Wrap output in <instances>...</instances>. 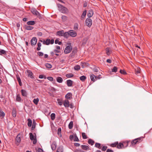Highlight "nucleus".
I'll return each mask as SVG.
<instances>
[{
    "mask_svg": "<svg viewBox=\"0 0 152 152\" xmlns=\"http://www.w3.org/2000/svg\"><path fill=\"white\" fill-rule=\"evenodd\" d=\"M143 138V137H140L138 138L135 139L131 141V144L130 146H134L136 144L138 143L141 142Z\"/></svg>",
    "mask_w": 152,
    "mask_h": 152,
    "instance_id": "nucleus-1",
    "label": "nucleus"
},
{
    "mask_svg": "<svg viewBox=\"0 0 152 152\" xmlns=\"http://www.w3.org/2000/svg\"><path fill=\"white\" fill-rule=\"evenodd\" d=\"M58 7L59 11L63 13H66L67 11V9L66 8L60 4H58Z\"/></svg>",
    "mask_w": 152,
    "mask_h": 152,
    "instance_id": "nucleus-2",
    "label": "nucleus"
},
{
    "mask_svg": "<svg viewBox=\"0 0 152 152\" xmlns=\"http://www.w3.org/2000/svg\"><path fill=\"white\" fill-rule=\"evenodd\" d=\"M35 135L34 136L31 133H30L29 134V135H30V139L33 141V143L34 144H36L37 142V139H36V135L35 133H34Z\"/></svg>",
    "mask_w": 152,
    "mask_h": 152,
    "instance_id": "nucleus-3",
    "label": "nucleus"
},
{
    "mask_svg": "<svg viewBox=\"0 0 152 152\" xmlns=\"http://www.w3.org/2000/svg\"><path fill=\"white\" fill-rule=\"evenodd\" d=\"M72 49V47L71 45L67 46L64 50V53L67 54L71 52Z\"/></svg>",
    "mask_w": 152,
    "mask_h": 152,
    "instance_id": "nucleus-4",
    "label": "nucleus"
},
{
    "mask_svg": "<svg viewBox=\"0 0 152 152\" xmlns=\"http://www.w3.org/2000/svg\"><path fill=\"white\" fill-rule=\"evenodd\" d=\"M69 34L72 37H75L77 35V33L73 30H70L69 31Z\"/></svg>",
    "mask_w": 152,
    "mask_h": 152,
    "instance_id": "nucleus-5",
    "label": "nucleus"
},
{
    "mask_svg": "<svg viewBox=\"0 0 152 152\" xmlns=\"http://www.w3.org/2000/svg\"><path fill=\"white\" fill-rule=\"evenodd\" d=\"M31 11L34 15H35L37 16H40L39 13L36 9L32 8L31 10Z\"/></svg>",
    "mask_w": 152,
    "mask_h": 152,
    "instance_id": "nucleus-6",
    "label": "nucleus"
},
{
    "mask_svg": "<svg viewBox=\"0 0 152 152\" xmlns=\"http://www.w3.org/2000/svg\"><path fill=\"white\" fill-rule=\"evenodd\" d=\"M86 25L90 27L92 25V20L90 18H87L86 21Z\"/></svg>",
    "mask_w": 152,
    "mask_h": 152,
    "instance_id": "nucleus-7",
    "label": "nucleus"
},
{
    "mask_svg": "<svg viewBox=\"0 0 152 152\" xmlns=\"http://www.w3.org/2000/svg\"><path fill=\"white\" fill-rule=\"evenodd\" d=\"M37 39L36 37H33L31 40V44L32 46L35 45L37 42Z\"/></svg>",
    "mask_w": 152,
    "mask_h": 152,
    "instance_id": "nucleus-8",
    "label": "nucleus"
},
{
    "mask_svg": "<svg viewBox=\"0 0 152 152\" xmlns=\"http://www.w3.org/2000/svg\"><path fill=\"white\" fill-rule=\"evenodd\" d=\"M20 137L21 136L20 134H19L15 138L16 142L18 143V144L20 143L21 141Z\"/></svg>",
    "mask_w": 152,
    "mask_h": 152,
    "instance_id": "nucleus-9",
    "label": "nucleus"
},
{
    "mask_svg": "<svg viewBox=\"0 0 152 152\" xmlns=\"http://www.w3.org/2000/svg\"><path fill=\"white\" fill-rule=\"evenodd\" d=\"M41 42H43L44 45H49L50 44V39H47L46 40H40Z\"/></svg>",
    "mask_w": 152,
    "mask_h": 152,
    "instance_id": "nucleus-10",
    "label": "nucleus"
},
{
    "mask_svg": "<svg viewBox=\"0 0 152 152\" xmlns=\"http://www.w3.org/2000/svg\"><path fill=\"white\" fill-rule=\"evenodd\" d=\"M69 101L67 99L65 100L64 103V107H69Z\"/></svg>",
    "mask_w": 152,
    "mask_h": 152,
    "instance_id": "nucleus-11",
    "label": "nucleus"
},
{
    "mask_svg": "<svg viewBox=\"0 0 152 152\" xmlns=\"http://www.w3.org/2000/svg\"><path fill=\"white\" fill-rule=\"evenodd\" d=\"M27 72L28 73V76L30 77L31 78H34V76H33V73L32 72L29 70H27Z\"/></svg>",
    "mask_w": 152,
    "mask_h": 152,
    "instance_id": "nucleus-12",
    "label": "nucleus"
},
{
    "mask_svg": "<svg viewBox=\"0 0 152 152\" xmlns=\"http://www.w3.org/2000/svg\"><path fill=\"white\" fill-rule=\"evenodd\" d=\"M81 147L84 150L88 151L89 150V147L87 145H82L81 146Z\"/></svg>",
    "mask_w": 152,
    "mask_h": 152,
    "instance_id": "nucleus-13",
    "label": "nucleus"
},
{
    "mask_svg": "<svg viewBox=\"0 0 152 152\" xmlns=\"http://www.w3.org/2000/svg\"><path fill=\"white\" fill-rule=\"evenodd\" d=\"M93 11L92 10H89L87 14L89 18L91 17L93 15Z\"/></svg>",
    "mask_w": 152,
    "mask_h": 152,
    "instance_id": "nucleus-14",
    "label": "nucleus"
},
{
    "mask_svg": "<svg viewBox=\"0 0 152 152\" xmlns=\"http://www.w3.org/2000/svg\"><path fill=\"white\" fill-rule=\"evenodd\" d=\"M67 84L68 86L71 87L72 86L73 81L71 80H68L66 81Z\"/></svg>",
    "mask_w": 152,
    "mask_h": 152,
    "instance_id": "nucleus-15",
    "label": "nucleus"
},
{
    "mask_svg": "<svg viewBox=\"0 0 152 152\" xmlns=\"http://www.w3.org/2000/svg\"><path fill=\"white\" fill-rule=\"evenodd\" d=\"M64 31L63 30L59 31L57 32V34L60 36H63Z\"/></svg>",
    "mask_w": 152,
    "mask_h": 152,
    "instance_id": "nucleus-16",
    "label": "nucleus"
},
{
    "mask_svg": "<svg viewBox=\"0 0 152 152\" xmlns=\"http://www.w3.org/2000/svg\"><path fill=\"white\" fill-rule=\"evenodd\" d=\"M90 78L91 80L93 82H94L96 80V79L95 78V76L93 74H91V75Z\"/></svg>",
    "mask_w": 152,
    "mask_h": 152,
    "instance_id": "nucleus-17",
    "label": "nucleus"
},
{
    "mask_svg": "<svg viewBox=\"0 0 152 152\" xmlns=\"http://www.w3.org/2000/svg\"><path fill=\"white\" fill-rule=\"evenodd\" d=\"M117 148L118 149H121L124 148L123 146V143H118L117 145Z\"/></svg>",
    "mask_w": 152,
    "mask_h": 152,
    "instance_id": "nucleus-18",
    "label": "nucleus"
},
{
    "mask_svg": "<svg viewBox=\"0 0 152 152\" xmlns=\"http://www.w3.org/2000/svg\"><path fill=\"white\" fill-rule=\"evenodd\" d=\"M25 28L27 30H31L34 28V27L28 25H26L25 26Z\"/></svg>",
    "mask_w": 152,
    "mask_h": 152,
    "instance_id": "nucleus-19",
    "label": "nucleus"
},
{
    "mask_svg": "<svg viewBox=\"0 0 152 152\" xmlns=\"http://www.w3.org/2000/svg\"><path fill=\"white\" fill-rule=\"evenodd\" d=\"M72 96V94L70 93H67L65 96V98L67 99H70Z\"/></svg>",
    "mask_w": 152,
    "mask_h": 152,
    "instance_id": "nucleus-20",
    "label": "nucleus"
},
{
    "mask_svg": "<svg viewBox=\"0 0 152 152\" xmlns=\"http://www.w3.org/2000/svg\"><path fill=\"white\" fill-rule=\"evenodd\" d=\"M130 142V141H127L124 142L123 143L124 148H126L128 146L129 142Z\"/></svg>",
    "mask_w": 152,
    "mask_h": 152,
    "instance_id": "nucleus-21",
    "label": "nucleus"
},
{
    "mask_svg": "<svg viewBox=\"0 0 152 152\" xmlns=\"http://www.w3.org/2000/svg\"><path fill=\"white\" fill-rule=\"evenodd\" d=\"M35 23L34 21H28L27 22V24L28 25H33L35 24Z\"/></svg>",
    "mask_w": 152,
    "mask_h": 152,
    "instance_id": "nucleus-22",
    "label": "nucleus"
},
{
    "mask_svg": "<svg viewBox=\"0 0 152 152\" xmlns=\"http://www.w3.org/2000/svg\"><path fill=\"white\" fill-rule=\"evenodd\" d=\"M56 144L55 142H53L52 144L51 145V148L53 150H54L56 149Z\"/></svg>",
    "mask_w": 152,
    "mask_h": 152,
    "instance_id": "nucleus-23",
    "label": "nucleus"
},
{
    "mask_svg": "<svg viewBox=\"0 0 152 152\" xmlns=\"http://www.w3.org/2000/svg\"><path fill=\"white\" fill-rule=\"evenodd\" d=\"M56 80L57 82L59 83H61L63 81L62 78L60 77H58L57 78Z\"/></svg>",
    "mask_w": 152,
    "mask_h": 152,
    "instance_id": "nucleus-24",
    "label": "nucleus"
},
{
    "mask_svg": "<svg viewBox=\"0 0 152 152\" xmlns=\"http://www.w3.org/2000/svg\"><path fill=\"white\" fill-rule=\"evenodd\" d=\"M86 14V10L83 12L81 16V19L82 20L84 18Z\"/></svg>",
    "mask_w": 152,
    "mask_h": 152,
    "instance_id": "nucleus-25",
    "label": "nucleus"
},
{
    "mask_svg": "<svg viewBox=\"0 0 152 152\" xmlns=\"http://www.w3.org/2000/svg\"><path fill=\"white\" fill-rule=\"evenodd\" d=\"M69 36V33L68 32H66L64 33L63 36L65 38H67Z\"/></svg>",
    "mask_w": 152,
    "mask_h": 152,
    "instance_id": "nucleus-26",
    "label": "nucleus"
},
{
    "mask_svg": "<svg viewBox=\"0 0 152 152\" xmlns=\"http://www.w3.org/2000/svg\"><path fill=\"white\" fill-rule=\"evenodd\" d=\"M12 116L14 117H15L16 116V110L15 109H13L12 110Z\"/></svg>",
    "mask_w": 152,
    "mask_h": 152,
    "instance_id": "nucleus-27",
    "label": "nucleus"
},
{
    "mask_svg": "<svg viewBox=\"0 0 152 152\" xmlns=\"http://www.w3.org/2000/svg\"><path fill=\"white\" fill-rule=\"evenodd\" d=\"M78 24L77 23H75L74 24V29L75 30H77L78 29Z\"/></svg>",
    "mask_w": 152,
    "mask_h": 152,
    "instance_id": "nucleus-28",
    "label": "nucleus"
},
{
    "mask_svg": "<svg viewBox=\"0 0 152 152\" xmlns=\"http://www.w3.org/2000/svg\"><path fill=\"white\" fill-rule=\"evenodd\" d=\"M39 99L38 98H37V99H34L33 101V102L34 104L36 105H37L38 104V102L39 101Z\"/></svg>",
    "mask_w": 152,
    "mask_h": 152,
    "instance_id": "nucleus-29",
    "label": "nucleus"
},
{
    "mask_svg": "<svg viewBox=\"0 0 152 152\" xmlns=\"http://www.w3.org/2000/svg\"><path fill=\"white\" fill-rule=\"evenodd\" d=\"M21 93L22 96H26L27 95V93L26 91L24 90H22Z\"/></svg>",
    "mask_w": 152,
    "mask_h": 152,
    "instance_id": "nucleus-30",
    "label": "nucleus"
},
{
    "mask_svg": "<svg viewBox=\"0 0 152 152\" xmlns=\"http://www.w3.org/2000/svg\"><path fill=\"white\" fill-rule=\"evenodd\" d=\"M28 121V125L29 127H31L32 125V121L30 119H28L27 120Z\"/></svg>",
    "mask_w": 152,
    "mask_h": 152,
    "instance_id": "nucleus-31",
    "label": "nucleus"
},
{
    "mask_svg": "<svg viewBox=\"0 0 152 152\" xmlns=\"http://www.w3.org/2000/svg\"><path fill=\"white\" fill-rule=\"evenodd\" d=\"M73 126V122L72 121H71L69 123L68 127L69 129H71Z\"/></svg>",
    "mask_w": 152,
    "mask_h": 152,
    "instance_id": "nucleus-32",
    "label": "nucleus"
},
{
    "mask_svg": "<svg viewBox=\"0 0 152 152\" xmlns=\"http://www.w3.org/2000/svg\"><path fill=\"white\" fill-rule=\"evenodd\" d=\"M106 51L107 54L108 55H109L111 53V51L109 48H106Z\"/></svg>",
    "mask_w": 152,
    "mask_h": 152,
    "instance_id": "nucleus-33",
    "label": "nucleus"
},
{
    "mask_svg": "<svg viewBox=\"0 0 152 152\" xmlns=\"http://www.w3.org/2000/svg\"><path fill=\"white\" fill-rule=\"evenodd\" d=\"M57 101L58 102V104L60 106H61L63 104V102L62 99H57Z\"/></svg>",
    "mask_w": 152,
    "mask_h": 152,
    "instance_id": "nucleus-34",
    "label": "nucleus"
},
{
    "mask_svg": "<svg viewBox=\"0 0 152 152\" xmlns=\"http://www.w3.org/2000/svg\"><path fill=\"white\" fill-rule=\"evenodd\" d=\"M17 79L20 86L22 85V83L20 77L19 76H17Z\"/></svg>",
    "mask_w": 152,
    "mask_h": 152,
    "instance_id": "nucleus-35",
    "label": "nucleus"
},
{
    "mask_svg": "<svg viewBox=\"0 0 152 152\" xmlns=\"http://www.w3.org/2000/svg\"><path fill=\"white\" fill-rule=\"evenodd\" d=\"M88 142L89 144H90L91 145H93L94 144V142L93 140L91 139H89L88 140Z\"/></svg>",
    "mask_w": 152,
    "mask_h": 152,
    "instance_id": "nucleus-36",
    "label": "nucleus"
},
{
    "mask_svg": "<svg viewBox=\"0 0 152 152\" xmlns=\"http://www.w3.org/2000/svg\"><path fill=\"white\" fill-rule=\"evenodd\" d=\"M118 144V142H116L113 143H112L110 145V146L113 147H115L116 146H117V145Z\"/></svg>",
    "mask_w": 152,
    "mask_h": 152,
    "instance_id": "nucleus-37",
    "label": "nucleus"
},
{
    "mask_svg": "<svg viewBox=\"0 0 152 152\" xmlns=\"http://www.w3.org/2000/svg\"><path fill=\"white\" fill-rule=\"evenodd\" d=\"M6 51L0 49V55H2V54H6Z\"/></svg>",
    "mask_w": 152,
    "mask_h": 152,
    "instance_id": "nucleus-38",
    "label": "nucleus"
},
{
    "mask_svg": "<svg viewBox=\"0 0 152 152\" xmlns=\"http://www.w3.org/2000/svg\"><path fill=\"white\" fill-rule=\"evenodd\" d=\"M36 126V123L35 121L34 120L33 121V125L31 127V129L33 130L34 129Z\"/></svg>",
    "mask_w": 152,
    "mask_h": 152,
    "instance_id": "nucleus-39",
    "label": "nucleus"
},
{
    "mask_svg": "<svg viewBox=\"0 0 152 152\" xmlns=\"http://www.w3.org/2000/svg\"><path fill=\"white\" fill-rule=\"evenodd\" d=\"M55 114L54 113H52L50 115L51 119L52 120H53L55 118Z\"/></svg>",
    "mask_w": 152,
    "mask_h": 152,
    "instance_id": "nucleus-40",
    "label": "nucleus"
},
{
    "mask_svg": "<svg viewBox=\"0 0 152 152\" xmlns=\"http://www.w3.org/2000/svg\"><path fill=\"white\" fill-rule=\"evenodd\" d=\"M86 79V77L84 75L80 77V79L82 81H83Z\"/></svg>",
    "mask_w": 152,
    "mask_h": 152,
    "instance_id": "nucleus-41",
    "label": "nucleus"
},
{
    "mask_svg": "<svg viewBox=\"0 0 152 152\" xmlns=\"http://www.w3.org/2000/svg\"><path fill=\"white\" fill-rule=\"evenodd\" d=\"M74 75L72 73H69L66 75V76L67 78H70L72 77Z\"/></svg>",
    "mask_w": 152,
    "mask_h": 152,
    "instance_id": "nucleus-42",
    "label": "nucleus"
},
{
    "mask_svg": "<svg viewBox=\"0 0 152 152\" xmlns=\"http://www.w3.org/2000/svg\"><path fill=\"white\" fill-rule=\"evenodd\" d=\"M95 146L99 149L101 148V144L99 143H96L95 144Z\"/></svg>",
    "mask_w": 152,
    "mask_h": 152,
    "instance_id": "nucleus-43",
    "label": "nucleus"
},
{
    "mask_svg": "<svg viewBox=\"0 0 152 152\" xmlns=\"http://www.w3.org/2000/svg\"><path fill=\"white\" fill-rule=\"evenodd\" d=\"M74 69L76 70H78L80 69V66L79 65H77L74 67Z\"/></svg>",
    "mask_w": 152,
    "mask_h": 152,
    "instance_id": "nucleus-44",
    "label": "nucleus"
},
{
    "mask_svg": "<svg viewBox=\"0 0 152 152\" xmlns=\"http://www.w3.org/2000/svg\"><path fill=\"white\" fill-rule=\"evenodd\" d=\"M55 43L56 44L58 43L59 45H61L62 44V42L60 41L59 42L58 39H57L55 40Z\"/></svg>",
    "mask_w": 152,
    "mask_h": 152,
    "instance_id": "nucleus-45",
    "label": "nucleus"
},
{
    "mask_svg": "<svg viewBox=\"0 0 152 152\" xmlns=\"http://www.w3.org/2000/svg\"><path fill=\"white\" fill-rule=\"evenodd\" d=\"M5 115V114L4 112L0 110V117H1L2 118H3Z\"/></svg>",
    "mask_w": 152,
    "mask_h": 152,
    "instance_id": "nucleus-46",
    "label": "nucleus"
},
{
    "mask_svg": "<svg viewBox=\"0 0 152 152\" xmlns=\"http://www.w3.org/2000/svg\"><path fill=\"white\" fill-rule=\"evenodd\" d=\"M45 66L47 68L49 69H50L52 67V65L49 63L46 64Z\"/></svg>",
    "mask_w": 152,
    "mask_h": 152,
    "instance_id": "nucleus-47",
    "label": "nucleus"
},
{
    "mask_svg": "<svg viewBox=\"0 0 152 152\" xmlns=\"http://www.w3.org/2000/svg\"><path fill=\"white\" fill-rule=\"evenodd\" d=\"M74 141H79V140L77 136L76 135H74Z\"/></svg>",
    "mask_w": 152,
    "mask_h": 152,
    "instance_id": "nucleus-48",
    "label": "nucleus"
},
{
    "mask_svg": "<svg viewBox=\"0 0 152 152\" xmlns=\"http://www.w3.org/2000/svg\"><path fill=\"white\" fill-rule=\"evenodd\" d=\"M82 135L83 139H86L87 138V136L85 133H82Z\"/></svg>",
    "mask_w": 152,
    "mask_h": 152,
    "instance_id": "nucleus-49",
    "label": "nucleus"
},
{
    "mask_svg": "<svg viewBox=\"0 0 152 152\" xmlns=\"http://www.w3.org/2000/svg\"><path fill=\"white\" fill-rule=\"evenodd\" d=\"M118 70V67L116 66H114L112 69V72H116Z\"/></svg>",
    "mask_w": 152,
    "mask_h": 152,
    "instance_id": "nucleus-50",
    "label": "nucleus"
},
{
    "mask_svg": "<svg viewBox=\"0 0 152 152\" xmlns=\"http://www.w3.org/2000/svg\"><path fill=\"white\" fill-rule=\"evenodd\" d=\"M16 100L18 101H20L21 100V98L19 95H18L17 96Z\"/></svg>",
    "mask_w": 152,
    "mask_h": 152,
    "instance_id": "nucleus-51",
    "label": "nucleus"
},
{
    "mask_svg": "<svg viewBox=\"0 0 152 152\" xmlns=\"http://www.w3.org/2000/svg\"><path fill=\"white\" fill-rule=\"evenodd\" d=\"M120 72L121 73V74H123V75H125V74H126V72L124 70L121 69L120 71Z\"/></svg>",
    "mask_w": 152,
    "mask_h": 152,
    "instance_id": "nucleus-52",
    "label": "nucleus"
},
{
    "mask_svg": "<svg viewBox=\"0 0 152 152\" xmlns=\"http://www.w3.org/2000/svg\"><path fill=\"white\" fill-rule=\"evenodd\" d=\"M88 64V63L86 62H82L81 65L82 67L83 68L86 66V65Z\"/></svg>",
    "mask_w": 152,
    "mask_h": 152,
    "instance_id": "nucleus-53",
    "label": "nucleus"
},
{
    "mask_svg": "<svg viewBox=\"0 0 152 152\" xmlns=\"http://www.w3.org/2000/svg\"><path fill=\"white\" fill-rule=\"evenodd\" d=\"M61 18L63 21H65L67 20V17L65 16H63Z\"/></svg>",
    "mask_w": 152,
    "mask_h": 152,
    "instance_id": "nucleus-54",
    "label": "nucleus"
},
{
    "mask_svg": "<svg viewBox=\"0 0 152 152\" xmlns=\"http://www.w3.org/2000/svg\"><path fill=\"white\" fill-rule=\"evenodd\" d=\"M107 148V146H104L102 148V150L103 151H105L106 150V149Z\"/></svg>",
    "mask_w": 152,
    "mask_h": 152,
    "instance_id": "nucleus-55",
    "label": "nucleus"
},
{
    "mask_svg": "<svg viewBox=\"0 0 152 152\" xmlns=\"http://www.w3.org/2000/svg\"><path fill=\"white\" fill-rule=\"evenodd\" d=\"M47 78L51 81H52L53 80V78L52 77H47Z\"/></svg>",
    "mask_w": 152,
    "mask_h": 152,
    "instance_id": "nucleus-56",
    "label": "nucleus"
},
{
    "mask_svg": "<svg viewBox=\"0 0 152 152\" xmlns=\"http://www.w3.org/2000/svg\"><path fill=\"white\" fill-rule=\"evenodd\" d=\"M37 54L40 56H42L43 55V53L42 52H38Z\"/></svg>",
    "mask_w": 152,
    "mask_h": 152,
    "instance_id": "nucleus-57",
    "label": "nucleus"
},
{
    "mask_svg": "<svg viewBox=\"0 0 152 152\" xmlns=\"http://www.w3.org/2000/svg\"><path fill=\"white\" fill-rule=\"evenodd\" d=\"M39 78H41V79H42V78H44V79L46 78V77L45 76H44L42 75H39Z\"/></svg>",
    "mask_w": 152,
    "mask_h": 152,
    "instance_id": "nucleus-58",
    "label": "nucleus"
},
{
    "mask_svg": "<svg viewBox=\"0 0 152 152\" xmlns=\"http://www.w3.org/2000/svg\"><path fill=\"white\" fill-rule=\"evenodd\" d=\"M101 75H99L98 76H95V78L96 79V80L98 79H99L101 78Z\"/></svg>",
    "mask_w": 152,
    "mask_h": 152,
    "instance_id": "nucleus-59",
    "label": "nucleus"
},
{
    "mask_svg": "<svg viewBox=\"0 0 152 152\" xmlns=\"http://www.w3.org/2000/svg\"><path fill=\"white\" fill-rule=\"evenodd\" d=\"M74 135H70L69 136L70 139L71 140H72L73 139H74Z\"/></svg>",
    "mask_w": 152,
    "mask_h": 152,
    "instance_id": "nucleus-60",
    "label": "nucleus"
},
{
    "mask_svg": "<svg viewBox=\"0 0 152 152\" xmlns=\"http://www.w3.org/2000/svg\"><path fill=\"white\" fill-rule=\"evenodd\" d=\"M61 128H58V134H61Z\"/></svg>",
    "mask_w": 152,
    "mask_h": 152,
    "instance_id": "nucleus-61",
    "label": "nucleus"
},
{
    "mask_svg": "<svg viewBox=\"0 0 152 152\" xmlns=\"http://www.w3.org/2000/svg\"><path fill=\"white\" fill-rule=\"evenodd\" d=\"M74 145L76 147H78L80 146V144L78 143H75Z\"/></svg>",
    "mask_w": 152,
    "mask_h": 152,
    "instance_id": "nucleus-62",
    "label": "nucleus"
},
{
    "mask_svg": "<svg viewBox=\"0 0 152 152\" xmlns=\"http://www.w3.org/2000/svg\"><path fill=\"white\" fill-rule=\"evenodd\" d=\"M37 152H43V151L41 148H38L37 151Z\"/></svg>",
    "mask_w": 152,
    "mask_h": 152,
    "instance_id": "nucleus-63",
    "label": "nucleus"
},
{
    "mask_svg": "<svg viewBox=\"0 0 152 152\" xmlns=\"http://www.w3.org/2000/svg\"><path fill=\"white\" fill-rule=\"evenodd\" d=\"M106 152H113V151L111 149H108L107 150Z\"/></svg>",
    "mask_w": 152,
    "mask_h": 152,
    "instance_id": "nucleus-64",
    "label": "nucleus"
}]
</instances>
